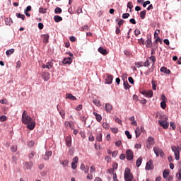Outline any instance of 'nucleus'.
I'll return each instance as SVG.
<instances>
[{
	"instance_id": "1",
	"label": "nucleus",
	"mask_w": 181,
	"mask_h": 181,
	"mask_svg": "<svg viewBox=\"0 0 181 181\" xmlns=\"http://www.w3.org/2000/svg\"><path fill=\"white\" fill-rule=\"evenodd\" d=\"M22 122L25 125L32 122V117L28 115V112L25 110L23 112L22 115Z\"/></svg>"
},
{
	"instance_id": "2",
	"label": "nucleus",
	"mask_w": 181,
	"mask_h": 181,
	"mask_svg": "<svg viewBox=\"0 0 181 181\" xmlns=\"http://www.w3.org/2000/svg\"><path fill=\"white\" fill-rule=\"evenodd\" d=\"M132 179H134V175L131 173V170L127 168L124 170V180L126 181H132Z\"/></svg>"
},
{
	"instance_id": "3",
	"label": "nucleus",
	"mask_w": 181,
	"mask_h": 181,
	"mask_svg": "<svg viewBox=\"0 0 181 181\" xmlns=\"http://www.w3.org/2000/svg\"><path fill=\"white\" fill-rule=\"evenodd\" d=\"M171 149L173 152H174L175 160H179V159H180V150L179 149V146L176 147L175 146H173Z\"/></svg>"
},
{
	"instance_id": "4",
	"label": "nucleus",
	"mask_w": 181,
	"mask_h": 181,
	"mask_svg": "<svg viewBox=\"0 0 181 181\" xmlns=\"http://www.w3.org/2000/svg\"><path fill=\"white\" fill-rule=\"evenodd\" d=\"M154 153H156V156H161L163 158L165 156V153H163V150L162 148H159L158 147H153Z\"/></svg>"
},
{
	"instance_id": "5",
	"label": "nucleus",
	"mask_w": 181,
	"mask_h": 181,
	"mask_svg": "<svg viewBox=\"0 0 181 181\" xmlns=\"http://www.w3.org/2000/svg\"><path fill=\"white\" fill-rule=\"evenodd\" d=\"M126 158L128 160H132L134 159V151L131 149H127L126 151Z\"/></svg>"
},
{
	"instance_id": "6",
	"label": "nucleus",
	"mask_w": 181,
	"mask_h": 181,
	"mask_svg": "<svg viewBox=\"0 0 181 181\" xmlns=\"http://www.w3.org/2000/svg\"><path fill=\"white\" fill-rule=\"evenodd\" d=\"M155 166L153 165V160H149L146 164V170H152Z\"/></svg>"
},
{
	"instance_id": "7",
	"label": "nucleus",
	"mask_w": 181,
	"mask_h": 181,
	"mask_svg": "<svg viewBox=\"0 0 181 181\" xmlns=\"http://www.w3.org/2000/svg\"><path fill=\"white\" fill-rule=\"evenodd\" d=\"M158 123L164 129H168V128H169V122L165 120H159Z\"/></svg>"
},
{
	"instance_id": "8",
	"label": "nucleus",
	"mask_w": 181,
	"mask_h": 181,
	"mask_svg": "<svg viewBox=\"0 0 181 181\" xmlns=\"http://www.w3.org/2000/svg\"><path fill=\"white\" fill-rule=\"evenodd\" d=\"M77 163H78V157L76 156L72 160L71 168L73 169H76Z\"/></svg>"
},
{
	"instance_id": "9",
	"label": "nucleus",
	"mask_w": 181,
	"mask_h": 181,
	"mask_svg": "<svg viewBox=\"0 0 181 181\" xmlns=\"http://www.w3.org/2000/svg\"><path fill=\"white\" fill-rule=\"evenodd\" d=\"M114 76L111 74H107L105 78V84H112Z\"/></svg>"
},
{
	"instance_id": "10",
	"label": "nucleus",
	"mask_w": 181,
	"mask_h": 181,
	"mask_svg": "<svg viewBox=\"0 0 181 181\" xmlns=\"http://www.w3.org/2000/svg\"><path fill=\"white\" fill-rule=\"evenodd\" d=\"M23 165H24V169L29 170V169H32V168L33 167V162L32 161L25 162Z\"/></svg>"
},
{
	"instance_id": "11",
	"label": "nucleus",
	"mask_w": 181,
	"mask_h": 181,
	"mask_svg": "<svg viewBox=\"0 0 181 181\" xmlns=\"http://www.w3.org/2000/svg\"><path fill=\"white\" fill-rule=\"evenodd\" d=\"M144 131V127H141V128L137 127L135 130L136 138H139L141 136V133Z\"/></svg>"
},
{
	"instance_id": "12",
	"label": "nucleus",
	"mask_w": 181,
	"mask_h": 181,
	"mask_svg": "<svg viewBox=\"0 0 181 181\" xmlns=\"http://www.w3.org/2000/svg\"><path fill=\"white\" fill-rule=\"evenodd\" d=\"M52 67H53V59H52L49 62H47L46 64L42 65V69H50Z\"/></svg>"
},
{
	"instance_id": "13",
	"label": "nucleus",
	"mask_w": 181,
	"mask_h": 181,
	"mask_svg": "<svg viewBox=\"0 0 181 181\" xmlns=\"http://www.w3.org/2000/svg\"><path fill=\"white\" fill-rule=\"evenodd\" d=\"M65 142H66V146H68V148H70L71 146V136H66L65 139Z\"/></svg>"
},
{
	"instance_id": "14",
	"label": "nucleus",
	"mask_w": 181,
	"mask_h": 181,
	"mask_svg": "<svg viewBox=\"0 0 181 181\" xmlns=\"http://www.w3.org/2000/svg\"><path fill=\"white\" fill-rule=\"evenodd\" d=\"M42 77L45 81H47L50 78V74L49 72H44L42 74Z\"/></svg>"
},
{
	"instance_id": "15",
	"label": "nucleus",
	"mask_w": 181,
	"mask_h": 181,
	"mask_svg": "<svg viewBox=\"0 0 181 181\" xmlns=\"http://www.w3.org/2000/svg\"><path fill=\"white\" fill-rule=\"evenodd\" d=\"M64 64H71L73 63V59L70 57L64 58L62 61Z\"/></svg>"
},
{
	"instance_id": "16",
	"label": "nucleus",
	"mask_w": 181,
	"mask_h": 181,
	"mask_svg": "<svg viewBox=\"0 0 181 181\" xmlns=\"http://www.w3.org/2000/svg\"><path fill=\"white\" fill-rule=\"evenodd\" d=\"M66 98H68L69 100H71L72 101H76L77 100V98L71 93H66Z\"/></svg>"
},
{
	"instance_id": "17",
	"label": "nucleus",
	"mask_w": 181,
	"mask_h": 181,
	"mask_svg": "<svg viewBox=\"0 0 181 181\" xmlns=\"http://www.w3.org/2000/svg\"><path fill=\"white\" fill-rule=\"evenodd\" d=\"M105 108L107 112H110L112 111V105L110 103H106L105 105Z\"/></svg>"
},
{
	"instance_id": "18",
	"label": "nucleus",
	"mask_w": 181,
	"mask_h": 181,
	"mask_svg": "<svg viewBox=\"0 0 181 181\" xmlns=\"http://www.w3.org/2000/svg\"><path fill=\"white\" fill-rule=\"evenodd\" d=\"M160 71H161V73H164V74H170V70L168 69V68L165 66H162Z\"/></svg>"
},
{
	"instance_id": "19",
	"label": "nucleus",
	"mask_w": 181,
	"mask_h": 181,
	"mask_svg": "<svg viewBox=\"0 0 181 181\" xmlns=\"http://www.w3.org/2000/svg\"><path fill=\"white\" fill-rule=\"evenodd\" d=\"M35 123L33 122V120L31 121V122H30V124H28L27 125V128L30 129V131H33V129H35Z\"/></svg>"
},
{
	"instance_id": "20",
	"label": "nucleus",
	"mask_w": 181,
	"mask_h": 181,
	"mask_svg": "<svg viewBox=\"0 0 181 181\" xmlns=\"http://www.w3.org/2000/svg\"><path fill=\"white\" fill-rule=\"evenodd\" d=\"M93 115H95L96 121H98V122H100V121L103 119V117H101V115L95 112H93Z\"/></svg>"
},
{
	"instance_id": "21",
	"label": "nucleus",
	"mask_w": 181,
	"mask_h": 181,
	"mask_svg": "<svg viewBox=\"0 0 181 181\" xmlns=\"http://www.w3.org/2000/svg\"><path fill=\"white\" fill-rule=\"evenodd\" d=\"M98 52L99 53H101V54H103V56H105V54H108V52L101 47L98 48Z\"/></svg>"
},
{
	"instance_id": "22",
	"label": "nucleus",
	"mask_w": 181,
	"mask_h": 181,
	"mask_svg": "<svg viewBox=\"0 0 181 181\" xmlns=\"http://www.w3.org/2000/svg\"><path fill=\"white\" fill-rule=\"evenodd\" d=\"M148 60L150 63H152V66H155V63L156 62V57L155 56L152 55L148 58Z\"/></svg>"
},
{
	"instance_id": "23",
	"label": "nucleus",
	"mask_w": 181,
	"mask_h": 181,
	"mask_svg": "<svg viewBox=\"0 0 181 181\" xmlns=\"http://www.w3.org/2000/svg\"><path fill=\"white\" fill-rule=\"evenodd\" d=\"M147 142L149 144V145H155V139H153L152 136H150L148 138Z\"/></svg>"
},
{
	"instance_id": "24",
	"label": "nucleus",
	"mask_w": 181,
	"mask_h": 181,
	"mask_svg": "<svg viewBox=\"0 0 181 181\" xmlns=\"http://www.w3.org/2000/svg\"><path fill=\"white\" fill-rule=\"evenodd\" d=\"M146 97H148V98L153 97V91L150 90L146 92Z\"/></svg>"
},
{
	"instance_id": "25",
	"label": "nucleus",
	"mask_w": 181,
	"mask_h": 181,
	"mask_svg": "<svg viewBox=\"0 0 181 181\" xmlns=\"http://www.w3.org/2000/svg\"><path fill=\"white\" fill-rule=\"evenodd\" d=\"M146 47H152V40L148 38L147 40L146 41Z\"/></svg>"
},
{
	"instance_id": "26",
	"label": "nucleus",
	"mask_w": 181,
	"mask_h": 181,
	"mask_svg": "<svg viewBox=\"0 0 181 181\" xmlns=\"http://www.w3.org/2000/svg\"><path fill=\"white\" fill-rule=\"evenodd\" d=\"M96 141L98 142H101V141H103V134L101 133H97Z\"/></svg>"
},
{
	"instance_id": "27",
	"label": "nucleus",
	"mask_w": 181,
	"mask_h": 181,
	"mask_svg": "<svg viewBox=\"0 0 181 181\" xmlns=\"http://www.w3.org/2000/svg\"><path fill=\"white\" fill-rule=\"evenodd\" d=\"M142 164V157H139L136 161V166L137 168H139V166H141V165Z\"/></svg>"
},
{
	"instance_id": "28",
	"label": "nucleus",
	"mask_w": 181,
	"mask_h": 181,
	"mask_svg": "<svg viewBox=\"0 0 181 181\" xmlns=\"http://www.w3.org/2000/svg\"><path fill=\"white\" fill-rule=\"evenodd\" d=\"M54 21L57 23L62 22V21H63V18L60 16H54Z\"/></svg>"
},
{
	"instance_id": "29",
	"label": "nucleus",
	"mask_w": 181,
	"mask_h": 181,
	"mask_svg": "<svg viewBox=\"0 0 181 181\" xmlns=\"http://www.w3.org/2000/svg\"><path fill=\"white\" fill-rule=\"evenodd\" d=\"M43 37V42L44 43H47V42H49V35L48 34H45L42 35Z\"/></svg>"
},
{
	"instance_id": "30",
	"label": "nucleus",
	"mask_w": 181,
	"mask_h": 181,
	"mask_svg": "<svg viewBox=\"0 0 181 181\" xmlns=\"http://www.w3.org/2000/svg\"><path fill=\"white\" fill-rule=\"evenodd\" d=\"M88 30H90V27L87 25H83L81 28V32H87Z\"/></svg>"
},
{
	"instance_id": "31",
	"label": "nucleus",
	"mask_w": 181,
	"mask_h": 181,
	"mask_svg": "<svg viewBox=\"0 0 181 181\" xmlns=\"http://www.w3.org/2000/svg\"><path fill=\"white\" fill-rule=\"evenodd\" d=\"M93 103L96 107H101V103L98 99H93Z\"/></svg>"
},
{
	"instance_id": "32",
	"label": "nucleus",
	"mask_w": 181,
	"mask_h": 181,
	"mask_svg": "<svg viewBox=\"0 0 181 181\" xmlns=\"http://www.w3.org/2000/svg\"><path fill=\"white\" fill-rule=\"evenodd\" d=\"M124 90H129L131 88V86H129V83H128V81H124L123 83Z\"/></svg>"
},
{
	"instance_id": "33",
	"label": "nucleus",
	"mask_w": 181,
	"mask_h": 181,
	"mask_svg": "<svg viewBox=\"0 0 181 181\" xmlns=\"http://www.w3.org/2000/svg\"><path fill=\"white\" fill-rule=\"evenodd\" d=\"M16 16H17V18H19L20 19H22V21H25V19L26 18L25 15L21 14L19 13H16Z\"/></svg>"
},
{
	"instance_id": "34",
	"label": "nucleus",
	"mask_w": 181,
	"mask_h": 181,
	"mask_svg": "<svg viewBox=\"0 0 181 181\" xmlns=\"http://www.w3.org/2000/svg\"><path fill=\"white\" fill-rule=\"evenodd\" d=\"M145 16H146V10H144L140 12L141 19H145Z\"/></svg>"
},
{
	"instance_id": "35",
	"label": "nucleus",
	"mask_w": 181,
	"mask_h": 181,
	"mask_svg": "<svg viewBox=\"0 0 181 181\" xmlns=\"http://www.w3.org/2000/svg\"><path fill=\"white\" fill-rule=\"evenodd\" d=\"M15 52V49H10L6 52V56H11V54H13V53Z\"/></svg>"
},
{
	"instance_id": "36",
	"label": "nucleus",
	"mask_w": 181,
	"mask_h": 181,
	"mask_svg": "<svg viewBox=\"0 0 181 181\" xmlns=\"http://www.w3.org/2000/svg\"><path fill=\"white\" fill-rule=\"evenodd\" d=\"M168 176H169V170H165L163 172V177L164 179H166L168 177Z\"/></svg>"
},
{
	"instance_id": "37",
	"label": "nucleus",
	"mask_w": 181,
	"mask_h": 181,
	"mask_svg": "<svg viewBox=\"0 0 181 181\" xmlns=\"http://www.w3.org/2000/svg\"><path fill=\"white\" fill-rule=\"evenodd\" d=\"M59 115H61L62 118H64L66 117V112L63 110V109H60L59 110Z\"/></svg>"
},
{
	"instance_id": "38",
	"label": "nucleus",
	"mask_w": 181,
	"mask_h": 181,
	"mask_svg": "<svg viewBox=\"0 0 181 181\" xmlns=\"http://www.w3.org/2000/svg\"><path fill=\"white\" fill-rule=\"evenodd\" d=\"M151 73H153V68H149L145 73L144 74L146 76H149V74H151Z\"/></svg>"
},
{
	"instance_id": "39",
	"label": "nucleus",
	"mask_w": 181,
	"mask_h": 181,
	"mask_svg": "<svg viewBox=\"0 0 181 181\" xmlns=\"http://www.w3.org/2000/svg\"><path fill=\"white\" fill-rule=\"evenodd\" d=\"M143 66H144V67H149L151 66V62H149V59H147L145 62H144Z\"/></svg>"
},
{
	"instance_id": "40",
	"label": "nucleus",
	"mask_w": 181,
	"mask_h": 181,
	"mask_svg": "<svg viewBox=\"0 0 181 181\" xmlns=\"http://www.w3.org/2000/svg\"><path fill=\"white\" fill-rule=\"evenodd\" d=\"M6 119H8V117H6V116L5 115L0 116V122H5Z\"/></svg>"
},
{
	"instance_id": "41",
	"label": "nucleus",
	"mask_w": 181,
	"mask_h": 181,
	"mask_svg": "<svg viewBox=\"0 0 181 181\" xmlns=\"http://www.w3.org/2000/svg\"><path fill=\"white\" fill-rule=\"evenodd\" d=\"M103 127L105 128V129H110V124L107 122H103Z\"/></svg>"
},
{
	"instance_id": "42",
	"label": "nucleus",
	"mask_w": 181,
	"mask_h": 181,
	"mask_svg": "<svg viewBox=\"0 0 181 181\" xmlns=\"http://www.w3.org/2000/svg\"><path fill=\"white\" fill-rule=\"evenodd\" d=\"M62 10L60 8V7H57L54 10V13L59 14L62 13Z\"/></svg>"
},
{
	"instance_id": "43",
	"label": "nucleus",
	"mask_w": 181,
	"mask_h": 181,
	"mask_svg": "<svg viewBox=\"0 0 181 181\" xmlns=\"http://www.w3.org/2000/svg\"><path fill=\"white\" fill-rule=\"evenodd\" d=\"M130 14L129 13H123L122 16V18L123 19H128V18H129Z\"/></svg>"
},
{
	"instance_id": "44",
	"label": "nucleus",
	"mask_w": 181,
	"mask_h": 181,
	"mask_svg": "<svg viewBox=\"0 0 181 181\" xmlns=\"http://www.w3.org/2000/svg\"><path fill=\"white\" fill-rule=\"evenodd\" d=\"M156 81L152 80L151 81V84L153 87V90H156Z\"/></svg>"
},
{
	"instance_id": "45",
	"label": "nucleus",
	"mask_w": 181,
	"mask_h": 181,
	"mask_svg": "<svg viewBox=\"0 0 181 181\" xmlns=\"http://www.w3.org/2000/svg\"><path fill=\"white\" fill-rule=\"evenodd\" d=\"M135 66L138 68L144 67V62H136Z\"/></svg>"
},
{
	"instance_id": "46",
	"label": "nucleus",
	"mask_w": 181,
	"mask_h": 181,
	"mask_svg": "<svg viewBox=\"0 0 181 181\" xmlns=\"http://www.w3.org/2000/svg\"><path fill=\"white\" fill-rule=\"evenodd\" d=\"M159 33H160V30H156L154 33V38L159 37Z\"/></svg>"
},
{
	"instance_id": "47",
	"label": "nucleus",
	"mask_w": 181,
	"mask_h": 181,
	"mask_svg": "<svg viewBox=\"0 0 181 181\" xmlns=\"http://www.w3.org/2000/svg\"><path fill=\"white\" fill-rule=\"evenodd\" d=\"M11 152H16L18 151V146H12L11 147Z\"/></svg>"
},
{
	"instance_id": "48",
	"label": "nucleus",
	"mask_w": 181,
	"mask_h": 181,
	"mask_svg": "<svg viewBox=\"0 0 181 181\" xmlns=\"http://www.w3.org/2000/svg\"><path fill=\"white\" fill-rule=\"evenodd\" d=\"M160 107L163 108V110H165L166 108V102L162 101L160 103Z\"/></svg>"
},
{
	"instance_id": "49",
	"label": "nucleus",
	"mask_w": 181,
	"mask_h": 181,
	"mask_svg": "<svg viewBox=\"0 0 181 181\" xmlns=\"http://www.w3.org/2000/svg\"><path fill=\"white\" fill-rule=\"evenodd\" d=\"M134 35H135V36H139V35H141V30L139 29L136 28L134 30Z\"/></svg>"
},
{
	"instance_id": "50",
	"label": "nucleus",
	"mask_w": 181,
	"mask_h": 181,
	"mask_svg": "<svg viewBox=\"0 0 181 181\" xmlns=\"http://www.w3.org/2000/svg\"><path fill=\"white\" fill-rule=\"evenodd\" d=\"M125 135L127 136L128 139H131L132 138V136L129 134V131L128 130L125 131Z\"/></svg>"
},
{
	"instance_id": "51",
	"label": "nucleus",
	"mask_w": 181,
	"mask_h": 181,
	"mask_svg": "<svg viewBox=\"0 0 181 181\" xmlns=\"http://www.w3.org/2000/svg\"><path fill=\"white\" fill-rule=\"evenodd\" d=\"M28 145L29 148H33V146H35V141H30L28 142Z\"/></svg>"
},
{
	"instance_id": "52",
	"label": "nucleus",
	"mask_w": 181,
	"mask_h": 181,
	"mask_svg": "<svg viewBox=\"0 0 181 181\" xmlns=\"http://www.w3.org/2000/svg\"><path fill=\"white\" fill-rule=\"evenodd\" d=\"M40 13H46V8H43V7H40L39 8Z\"/></svg>"
},
{
	"instance_id": "53",
	"label": "nucleus",
	"mask_w": 181,
	"mask_h": 181,
	"mask_svg": "<svg viewBox=\"0 0 181 181\" xmlns=\"http://www.w3.org/2000/svg\"><path fill=\"white\" fill-rule=\"evenodd\" d=\"M35 155H36V152L32 151L29 155V159H33V156H35Z\"/></svg>"
},
{
	"instance_id": "54",
	"label": "nucleus",
	"mask_w": 181,
	"mask_h": 181,
	"mask_svg": "<svg viewBox=\"0 0 181 181\" xmlns=\"http://www.w3.org/2000/svg\"><path fill=\"white\" fill-rule=\"evenodd\" d=\"M127 8H129V9H132V8H134V5H132V2L129 1L127 3Z\"/></svg>"
},
{
	"instance_id": "55",
	"label": "nucleus",
	"mask_w": 181,
	"mask_h": 181,
	"mask_svg": "<svg viewBox=\"0 0 181 181\" xmlns=\"http://www.w3.org/2000/svg\"><path fill=\"white\" fill-rule=\"evenodd\" d=\"M124 20L120 19V20L119 21V22H118V27H119V28H121V26H122V25H124Z\"/></svg>"
},
{
	"instance_id": "56",
	"label": "nucleus",
	"mask_w": 181,
	"mask_h": 181,
	"mask_svg": "<svg viewBox=\"0 0 181 181\" xmlns=\"http://www.w3.org/2000/svg\"><path fill=\"white\" fill-rule=\"evenodd\" d=\"M112 169H114V170H117L118 169V163H112Z\"/></svg>"
},
{
	"instance_id": "57",
	"label": "nucleus",
	"mask_w": 181,
	"mask_h": 181,
	"mask_svg": "<svg viewBox=\"0 0 181 181\" xmlns=\"http://www.w3.org/2000/svg\"><path fill=\"white\" fill-rule=\"evenodd\" d=\"M150 4H151V1L148 0L143 4V8H146V5H150Z\"/></svg>"
},
{
	"instance_id": "58",
	"label": "nucleus",
	"mask_w": 181,
	"mask_h": 181,
	"mask_svg": "<svg viewBox=\"0 0 181 181\" xmlns=\"http://www.w3.org/2000/svg\"><path fill=\"white\" fill-rule=\"evenodd\" d=\"M90 170V167H88V165H86L83 170L84 173H88V171Z\"/></svg>"
},
{
	"instance_id": "59",
	"label": "nucleus",
	"mask_w": 181,
	"mask_h": 181,
	"mask_svg": "<svg viewBox=\"0 0 181 181\" xmlns=\"http://www.w3.org/2000/svg\"><path fill=\"white\" fill-rule=\"evenodd\" d=\"M115 122H118V124L119 125H122V121L121 119H119V118L117 117L115 119Z\"/></svg>"
},
{
	"instance_id": "60",
	"label": "nucleus",
	"mask_w": 181,
	"mask_h": 181,
	"mask_svg": "<svg viewBox=\"0 0 181 181\" xmlns=\"http://www.w3.org/2000/svg\"><path fill=\"white\" fill-rule=\"evenodd\" d=\"M90 173H94V172H95V166L92 165L90 167Z\"/></svg>"
},
{
	"instance_id": "61",
	"label": "nucleus",
	"mask_w": 181,
	"mask_h": 181,
	"mask_svg": "<svg viewBox=\"0 0 181 181\" xmlns=\"http://www.w3.org/2000/svg\"><path fill=\"white\" fill-rule=\"evenodd\" d=\"M32 11V6H28L27 8L25 9L24 12H30Z\"/></svg>"
},
{
	"instance_id": "62",
	"label": "nucleus",
	"mask_w": 181,
	"mask_h": 181,
	"mask_svg": "<svg viewBox=\"0 0 181 181\" xmlns=\"http://www.w3.org/2000/svg\"><path fill=\"white\" fill-rule=\"evenodd\" d=\"M107 172L111 175V174H114V173L115 172V170H114V168H110L107 170Z\"/></svg>"
},
{
	"instance_id": "63",
	"label": "nucleus",
	"mask_w": 181,
	"mask_h": 181,
	"mask_svg": "<svg viewBox=\"0 0 181 181\" xmlns=\"http://www.w3.org/2000/svg\"><path fill=\"white\" fill-rule=\"evenodd\" d=\"M45 155H46L47 158H48V159H49V158L50 156H52V151H47V152H46V153H45Z\"/></svg>"
},
{
	"instance_id": "64",
	"label": "nucleus",
	"mask_w": 181,
	"mask_h": 181,
	"mask_svg": "<svg viewBox=\"0 0 181 181\" xmlns=\"http://www.w3.org/2000/svg\"><path fill=\"white\" fill-rule=\"evenodd\" d=\"M128 81L131 84H134V78L130 76L128 78Z\"/></svg>"
}]
</instances>
